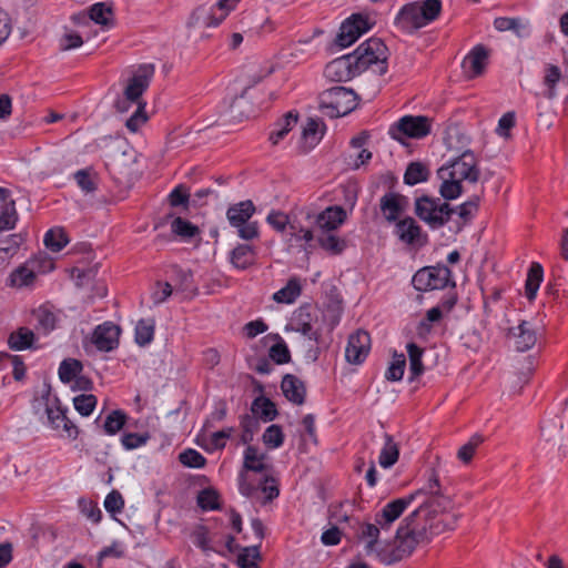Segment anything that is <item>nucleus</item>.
Instances as JSON below:
<instances>
[{
  "label": "nucleus",
  "instance_id": "obj_1",
  "mask_svg": "<svg viewBox=\"0 0 568 568\" xmlns=\"http://www.w3.org/2000/svg\"><path fill=\"white\" fill-rule=\"evenodd\" d=\"M414 501L418 506L409 513L396 530L392 549L377 551V558L385 565H392L410 556L418 545L429 542L434 536L455 529L459 514H450L454 501L440 486L439 478L432 471L428 481L419 489L393 499L375 514L374 521L384 532H389L394 523Z\"/></svg>",
  "mask_w": 568,
  "mask_h": 568
},
{
  "label": "nucleus",
  "instance_id": "obj_2",
  "mask_svg": "<svg viewBox=\"0 0 568 568\" xmlns=\"http://www.w3.org/2000/svg\"><path fill=\"white\" fill-rule=\"evenodd\" d=\"M437 175L442 181L439 194L444 200L450 201L463 194V181L477 183L480 170L474 152L466 150L459 156L440 166Z\"/></svg>",
  "mask_w": 568,
  "mask_h": 568
},
{
  "label": "nucleus",
  "instance_id": "obj_3",
  "mask_svg": "<svg viewBox=\"0 0 568 568\" xmlns=\"http://www.w3.org/2000/svg\"><path fill=\"white\" fill-rule=\"evenodd\" d=\"M153 75V64L140 65L124 89L123 97L115 101L114 106L116 111L121 113L128 112L133 104L136 105L133 114L125 122V126L131 132H138L141 125L144 124L148 120L145 113V103H142L141 97L148 89Z\"/></svg>",
  "mask_w": 568,
  "mask_h": 568
},
{
  "label": "nucleus",
  "instance_id": "obj_4",
  "mask_svg": "<svg viewBox=\"0 0 568 568\" xmlns=\"http://www.w3.org/2000/svg\"><path fill=\"white\" fill-rule=\"evenodd\" d=\"M440 0H423L405 4L395 18V26L404 33L412 34L438 18Z\"/></svg>",
  "mask_w": 568,
  "mask_h": 568
},
{
  "label": "nucleus",
  "instance_id": "obj_5",
  "mask_svg": "<svg viewBox=\"0 0 568 568\" xmlns=\"http://www.w3.org/2000/svg\"><path fill=\"white\" fill-rule=\"evenodd\" d=\"M414 213L432 230H438L450 221L455 209L439 197L423 194L415 197Z\"/></svg>",
  "mask_w": 568,
  "mask_h": 568
},
{
  "label": "nucleus",
  "instance_id": "obj_6",
  "mask_svg": "<svg viewBox=\"0 0 568 568\" xmlns=\"http://www.w3.org/2000/svg\"><path fill=\"white\" fill-rule=\"evenodd\" d=\"M356 93L348 88L336 85L318 95V108L324 115L332 119L347 115L357 105Z\"/></svg>",
  "mask_w": 568,
  "mask_h": 568
},
{
  "label": "nucleus",
  "instance_id": "obj_7",
  "mask_svg": "<svg viewBox=\"0 0 568 568\" xmlns=\"http://www.w3.org/2000/svg\"><path fill=\"white\" fill-rule=\"evenodd\" d=\"M352 54L356 65H358L359 73L371 68L378 75L387 72L388 49L381 39L371 38L366 40Z\"/></svg>",
  "mask_w": 568,
  "mask_h": 568
},
{
  "label": "nucleus",
  "instance_id": "obj_8",
  "mask_svg": "<svg viewBox=\"0 0 568 568\" xmlns=\"http://www.w3.org/2000/svg\"><path fill=\"white\" fill-rule=\"evenodd\" d=\"M255 213V205L251 200L241 201L231 205L226 211V217L231 226L237 230V235L251 241L258 237L257 222H250Z\"/></svg>",
  "mask_w": 568,
  "mask_h": 568
},
{
  "label": "nucleus",
  "instance_id": "obj_9",
  "mask_svg": "<svg viewBox=\"0 0 568 568\" xmlns=\"http://www.w3.org/2000/svg\"><path fill=\"white\" fill-rule=\"evenodd\" d=\"M412 282L417 291L442 290L452 282V271L444 264L423 267L415 273Z\"/></svg>",
  "mask_w": 568,
  "mask_h": 568
},
{
  "label": "nucleus",
  "instance_id": "obj_10",
  "mask_svg": "<svg viewBox=\"0 0 568 568\" xmlns=\"http://www.w3.org/2000/svg\"><path fill=\"white\" fill-rule=\"evenodd\" d=\"M237 1L239 0H219L215 8L201 6L193 11L187 24L190 27H217L235 7Z\"/></svg>",
  "mask_w": 568,
  "mask_h": 568
},
{
  "label": "nucleus",
  "instance_id": "obj_11",
  "mask_svg": "<svg viewBox=\"0 0 568 568\" xmlns=\"http://www.w3.org/2000/svg\"><path fill=\"white\" fill-rule=\"evenodd\" d=\"M394 234L402 243L412 247H423L428 242L427 234L412 216L398 220L395 223Z\"/></svg>",
  "mask_w": 568,
  "mask_h": 568
},
{
  "label": "nucleus",
  "instance_id": "obj_12",
  "mask_svg": "<svg viewBox=\"0 0 568 568\" xmlns=\"http://www.w3.org/2000/svg\"><path fill=\"white\" fill-rule=\"evenodd\" d=\"M325 77L335 82H346L361 74L352 53L328 62L324 69Z\"/></svg>",
  "mask_w": 568,
  "mask_h": 568
},
{
  "label": "nucleus",
  "instance_id": "obj_13",
  "mask_svg": "<svg viewBox=\"0 0 568 568\" xmlns=\"http://www.w3.org/2000/svg\"><path fill=\"white\" fill-rule=\"evenodd\" d=\"M45 413L48 423L53 429L59 430L62 428L63 433L69 438H75L78 436V427L68 418L67 409L62 408L57 397L52 400L47 398Z\"/></svg>",
  "mask_w": 568,
  "mask_h": 568
},
{
  "label": "nucleus",
  "instance_id": "obj_14",
  "mask_svg": "<svg viewBox=\"0 0 568 568\" xmlns=\"http://www.w3.org/2000/svg\"><path fill=\"white\" fill-rule=\"evenodd\" d=\"M45 413L48 423L53 429L59 430L62 428L63 433L69 438H75L78 436V427L68 418L67 409L62 408L57 397L52 400L47 398Z\"/></svg>",
  "mask_w": 568,
  "mask_h": 568
},
{
  "label": "nucleus",
  "instance_id": "obj_15",
  "mask_svg": "<svg viewBox=\"0 0 568 568\" xmlns=\"http://www.w3.org/2000/svg\"><path fill=\"white\" fill-rule=\"evenodd\" d=\"M45 413L48 423L53 429L59 430L62 428L63 433L69 438H75L78 436V427L68 418L67 409L62 408L57 397L52 400L47 398Z\"/></svg>",
  "mask_w": 568,
  "mask_h": 568
},
{
  "label": "nucleus",
  "instance_id": "obj_16",
  "mask_svg": "<svg viewBox=\"0 0 568 568\" xmlns=\"http://www.w3.org/2000/svg\"><path fill=\"white\" fill-rule=\"evenodd\" d=\"M368 29L369 24L366 18L361 14H353L342 23L335 43L341 48H346L353 44Z\"/></svg>",
  "mask_w": 568,
  "mask_h": 568
},
{
  "label": "nucleus",
  "instance_id": "obj_17",
  "mask_svg": "<svg viewBox=\"0 0 568 568\" xmlns=\"http://www.w3.org/2000/svg\"><path fill=\"white\" fill-rule=\"evenodd\" d=\"M292 329L306 336L310 341L318 343L322 332L317 325V315L308 306H302L295 313Z\"/></svg>",
  "mask_w": 568,
  "mask_h": 568
},
{
  "label": "nucleus",
  "instance_id": "obj_18",
  "mask_svg": "<svg viewBox=\"0 0 568 568\" xmlns=\"http://www.w3.org/2000/svg\"><path fill=\"white\" fill-rule=\"evenodd\" d=\"M394 130L412 139H422L430 132V120L423 115H405L390 130L393 136L397 138Z\"/></svg>",
  "mask_w": 568,
  "mask_h": 568
},
{
  "label": "nucleus",
  "instance_id": "obj_19",
  "mask_svg": "<svg viewBox=\"0 0 568 568\" xmlns=\"http://www.w3.org/2000/svg\"><path fill=\"white\" fill-rule=\"evenodd\" d=\"M371 349V336L366 331L357 329L348 337L345 349V358L351 364H361L364 362Z\"/></svg>",
  "mask_w": 568,
  "mask_h": 568
},
{
  "label": "nucleus",
  "instance_id": "obj_20",
  "mask_svg": "<svg viewBox=\"0 0 568 568\" xmlns=\"http://www.w3.org/2000/svg\"><path fill=\"white\" fill-rule=\"evenodd\" d=\"M120 327L112 322L98 325L92 334V343L101 352H110L118 347Z\"/></svg>",
  "mask_w": 568,
  "mask_h": 568
},
{
  "label": "nucleus",
  "instance_id": "obj_21",
  "mask_svg": "<svg viewBox=\"0 0 568 568\" xmlns=\"http://www.w3.org/2000/svg\"><path fill=\"white\" fill-rule=\"evenodd\" d=\"M507 337L514 341V347L517 352H527L537 342L536 329L528 321H521L517 326L509 328Z\"/></svg>",
  "mask_w": 568,
  "mask_h": 568
},
{
  "label": "nucleus",
  "instance_id": "obj_22",
  "mask_svg": "<svg viewBox=\"0 0 568 568\" xmlns=\"http://www.w3.org/2000/svg\"><path fill=\"white\" fill-rule=\"evenodd\" d=\"M488 50L483 44L475 45L465 57L462 68L468 79H474L484 73L488 62Z\"/></svg>",
  "mask_w": 568,
  "mask_h": 568
},
{
  "label": "nucleus",
  "instance_id": "obj_23",
  "mask_svg": "<svg viewBox=\"0 0 568 568\" xmlns=\"http://www.w3.org/2000/svg\"><path fill=\"white\" fill-rule=\"evenodd\" d=\"M407 199L406 196L387 192L381 197L379 207L383 216L389 223L397 222L398 217L404 213Z\"/></svg>",
  "mask_w": 568,
  "mask_h": 568
},
{
  "label": "nucleus",
  "instance_id": "obj_24",
  "mask_svg": "<svg viewBox=\"0 0 568 568\" xmlns=\"http://www.w3.org/2000/svg\"><path fill=\"white\" fill-rule=\"evenodd\" d=\"M89 18L103 29H111L115 26L114 3L112 1H102L93 3L89 8Z\"/></svg>",
  "mask_w": 568,
  "mask_h": 568
},
{
  "label": "nucleus",
  "instance_id": "obj_25",
  "mask_svg": "<svg viewBox=\"0 0 568 568\" xmlns=\"http://www.w3.org/2000/svg\"><path fill=\"white\" fill-rule=\"evenodd\" d=\"M284 396L295 405L305 403L306 387L304 383L292 374H286L281 384Z\"/></svg>",
  "mask_w": 568,
  "mask_h": 568
},
{
  "label": "nucleus",
  "instance_id": "obj_26",
  "mask_svg": "<svg viewBox=\"0 0 568 568\" xmlns=\"http://www.w3.org/2000/svg\"><path fill=\"white\" fill-rule=\"evenodd\" d=\"M346 219V212L341 206H331L316 217V226L321 232L336 230Z\"/></svg>",
  "mask_w": 568,
  "mask_h": 568
},
{
  "label": "nucleus",
  "instance_id": "obj_27",
  "mask_svg": "<svg viewBox=\"0 0 568 568\" xmlns=\"http://www.w3.org/2000/svg\"><path fill=\"white\" fill-rule=\"evenodd\" d=\"M430 171L426 163L414 161L410 162L404 174V183L407 185H416L426 182L429 179Z\"/></svg>",
  "mask_w": 568,
  "mask_h": 568
},
{
  "label": "nucleus",
  "instance_id": "obj_28",
  "mask_svg": "<svg viewBox=\"0 0 568 568\" xmlns=\"http://www.w3.org/2000/svg\"><path fill=\"white\" fill-rule=\"evenodd\" d=\"M317 242L331 255H339L347 247L346 240L326 231L317 235Z\"/></svg>",
  "mask_w": 568,
  "mask_h": 568
},
{
  "label": "nucleus",
  "instance_id": "obj_29",
  "mask_svg": "<svg viewBox=\"0 0 568 568\" xmlns=\"http://www.w3.org/2000/svg\"><path fill=\"white\" fill-rule=\"evenodd\" d=\"M34 342V333L27 328L20 327L12 332L8 337V345L13 351H24L31 348Z\"/></svg>",
  "mask_w": 568,
  "mask_h": 568
},
{
  "label": "nucleus",
  "instance_id": "obj_30",
  "mask_svg": "<svg viewBox=\"0 0 568 568\" xmlns=\"http://www.w3.org/2000/svg\"><path fill=\"white\" fill-rule=\"evenodd\" d=\"M230 261L239 270L247 268L254 262L253 247L247 244H239L231 252Z\"/></svg>",
  "mask_w": 568,
  "mask_h": 568
},
{
  "label": "nucleus",
  "instance_id": "obj_31",
  "mask_svg": "<svg viewBox=\"0 0 568 568\" xmlns=\"http://www.w3.org/2000/svg\"><path fill=\"white\" fill-rule=\"evenodd\" d=\"M384 437L385 444L381 450L378 463L383 468H389L398 460L399 449L390 435L385 434Z\"/></svg>",
  "mask_w": 568,
  "mask_h": 568
},
{
  "label": "nucleus",
  "instance_id": "obj_32",
  "mask_svg": "<svg viewBox=\"0 0 568 568\" xmlns=\"http://www.w3.org/2000/svg\"><path fill=\"white\" fill-rule=\"evenodd\" d=\"M73 178L84 193H93L98 189L99 178L92 168H87L77 171Z\"/></svg>",
  "mask_w": 568,
  "mask_h": 568
},
{
  "label": "nucleus",
  "instance_id": "obj_33",
  "mask_svg": "<svg viewBox=\"0 0 568 568\" xmlns=\"http://www.w3.org/2000/svg\"><path fill=\"white\" fill-rule=\"evenodd\" d=\"M253 415H258L264 422H271L277 416L275 404L264 396L255 398L252 403Z\"/></svg>",
  "mask_w": 568,
  "mask_h": 568
},
{
  "label": "nucleus",
  "instance_id": "obj_34",
  "mask_svg": "<svg viewBox=\"0 0 568 568\" xmlns=\"http://www.w3.org/2000/svg\"><path fill=\"white\" fill-rule=\"evenodd\" d=\"M406 348L409 357L410 381H413L424 373V365L422 362L424 349L415 343H408Z\"/></svg>",
  "mask_w": 568,
  "mask_h": 568
},
{
  "label": "nucleus",
  "instance_id": "obj_35",
  "mask_svg": "<svg viewBox=\"0 0 568 568\" xmlns=\"http://www.w3.org/2000/svg\"><path fill=\"white\" fill-rule=\"evenodd\" d=\"M323 133L320 131V123L317 120L310 119L302 132V141L304 151L312 150L322 139Z\"/></svg>",
  "mask_w": 568,
  "mask_h": 568
},
{
  "label": "nucleus",
  "instance_id": "obj_36",
  "mask_svg": "<svg viewBox=\"0 0 568 568\" xmlns=\"http://www.w3.org/2000/svg\"><path fill=\"white\" fill-rule=\"evenodd\" d=\"M171 232L181 237L182 240H191L200 234V229L191 223L190 221L180 216L175 217L171 222Z\"/></svg>",
  "mask_w": 568,
  "mask_h": 568
},
{
  "label": "nucleus",
  "instance_id": "obj_37",
  "mask_svg": "<svg viewBox=\"0 0 568 568\" xmlns=\"http://www.w3.org/2000/svg\"><path fill=\"white\" fill-rule=\"evenodd\" d=\"M542 267L539 263H532L525 284L526 296L532 301L542 281Z\"/></svg>",
  "mask_w": 568,
  "mask_h": 568
},
{
  "label": "nucleus",
  "instance_id": "obj_38",
  "mask_svg": "<svg viewBox=\"0 0 568 568\" xmlns=\"http://www.w3.org/2000/svg\"><path fill=\"white\" fill-rule=\"evenodd\" d=\"M298 120V114L290 111L287 114L283 116V119L276 123L277 129L274 130L270 140L273 144H277L296 125Z\"/></svg>",
  "mask_w": 568,
  "mask_h": 568
},
{
  "label": "nucleus",
  "instance_id": "obj_39",
  "mask_svg": "<svg viewBox=\"0 0 568 568\" xmlns=\"http://www.w3.org/2000/svg\"><path fill=\"white\" fill-rule=\"evenodd\" d=\"M301 294V284L297 278H291L287 284L277 291L273 298L277 303H293Z\"/></svg>",
  "mask_w": 568,
  "mask_h": 568
},
{
  "label": "nucleus",
  "instance_id": "obj_40",
  "mask_svg": "<svg viewBox=\"0 0 568 568\" xmlns=\"http://www.w3.org/2000/svg\"><path fill=\"white\" fill-rule=\"evenodd\" d=\"M126 414L121 409L110 412L104 420L103 430L106 435L118 434L126 423Z\"/></svg>",
  "mask_w": 568,
  "mask_h": 568
},
{
  "label": "nucleus",
  "instance_id": "obj_41",
  "mask_svg": "<svg viewBox=\"0 0 568 568\" xmlns=\"http://www.w3.org/2000/svg\"><path fill=\"white\" fill-rule=\"evenodd\" d=\"M43 242L52 252H60L69 243V239L63 229L57 227L45 233Z\"/></svg>",
  "mask_w": 568,
  "mask_h": 568
},
{
  "label": "nucleus",
  "instance_id": "obj_42",
  "mask_svg": "<svg viewBox=\"0 0 568 568\" xmlns=\"http://www.w3.org/2000/svg\"><path fill=\"white\" fill-rule=\"evenodd\" d=\"M154 320H140L135 326V342L140 346L150 344L154 336Z\"/></svg>",
  "mask_w": 568,
  "mask_h": 568
},
{
  "label": "nucleus",
  "instance_id": "obj_43",
  "mask_svg": "<svg viewBox=\"0 0 568 568\" xmlns=\"http://www.w3.org/2000/svg\"><path fill=\"white\" fill-rule=\"evenodd\" d=\"M384 532L382 528L378 527L377 523L371 524H364L361 528V537L368 539L366 544V550L368 554L379 551L381 549H377L378 545V537L379 534Z\"/></svg>",
  "mask_w": 568,
  "mask_h": 568
},
{
  "label": "nucleus",
  "instance_id": "obj_44",
  "mask_svg": "<svg viewBox=\"0 0 568 568\" xmlns=\"http://www.w3.org/2000/svg\"><path fill=\"white\" fill-rule=\"evenodd\" d=\"M263 456H258L257 449L254 446H247L244 452L243 470L263 473L266 465L262 462Z\"/></svg>",
  "mask_w": 568,
  "mask_h": 568
},
{
  "label": "nucleus",
  "instance_id": "obj_45",
  "mask_svg": "<svg viewBox=\"0 0 568 568\" xmlns=\"http://www.w3.org/2000/svg\"><path fill=\"white\" fill-rule=\"evenodd\" d=\"M197 505L203 510L220 509V495L214 488H204L197 495Z\"/></svg>",
  "mask_w": 568,
  "mask_h": 568
},
{
  "label": "nucleus",
  "instance_id": "obj_46",
  "mask_svg": "<svg viewBox=\"0 0 568 568\" xmlns=\"http://www.w3.org/2000/svg\"><path fill=\"white\" fill-rule=\"evenodd\" d=\"M82 371V364L78 359L69 358L62 361L59 367V377L62 383H70Z\"/></svg>",
  "mask_w": 568,
  "mask_h": 568
},
{
  "label": "nucleus",
  "instance_id": "obj_47",
  "mask_svg": "<svg viewBox=\"0 0 568 568\" xmlns=\"http://www.w3.org/2000/svg\"><path fill=\"white\" fill-rule=\"evenodd\" d=\"M405 366H406L405 355L394 353L393 361L385 373V378L389 382L400 381L404 376Z\"/></svg>",
  "mask_w": 568,
  "mask_h": 568
},
{
  "label": "nucleus",
  "instance_id": "obj_48",
  "mask_svg": "<svg viewBox=\"0 0 568 568\" xmlns=\"http://www.w3.org/2000/svg\"><path fill=\"white\" fill-rule=\"evenodd\" d=\"M484 442V437L479 434H474L469 440L464 444L457 452V458L464 464L471 462L477 447Z\"/></svg>",
  "mask_w": 568,
  "mask_h": 568
},
{
  "label": "nucleus",
  "instance_id": "obj_49",
  "mask_svg": "<svg viewBox=\"0 0 568 568\" xmlns=\"http://www.w3.org/2000/svg\"><path fill=\"white\" fill-rule=\"evenodd\" d=\"M18 221V212L16 210V202H10L1 205L0 210V231H8L14 229Z\"/></svg>",
  "mask_w": 568,
  "mask_h": 568
},
{
  "label": "nucleus",
  "instance_id": "obj_50",
  "mask_svg": "<svg viewBox=\"0 0 568 568\" xmlns=\"http://www.w3.org/2000/svg\"><path fill=\"white\" fill-rule=\"evenodd\" d=\"M33 315L38 322L37 328L41 329L44 334H48L55 327V315L45 307H39L33 312Z\"/></svg>",
  "mask_w": 568,
  "mask_h": 568
},
{
  "label": "nucleus",
  "instance_id": "obj_51",
  "mask_svg": "<svg viewBox=\"0 0 568 568\" xmlns=\"http://www.w3.org/2000/svg\"><path fill=\"white\" fill-rule=\"evenodd\" d=\"M258 546L244 547L237 556V565L240 568H258Z\"/></svg>",
  "mask_w": 568,
  "mask_h": 568
},
{
  "label": "nucleus",
  "instance_id": "obj_52",
  "mask_svg": "<svg viewBox=\"0 0 568 568\" xmlns=\"http://www.w3.org/2000/svg\"><path fill=\"white\" fill-rule=\"evenodd\" d=\"M273 71H274L273 65H264L257 72L252 73L250 75L251 83L246 88H244V90L242 91V93L239 97H235V99L233 100V102L231 104L232 111L233 112L235 111V106H236L239 100L244 99V97L250 88L254 87L255 84L261 82L263 79H265L266 77L272 74Z\"/></svg>",
  "mask_w": 568,
  "mask_h": 568
},
{
  "label": "nucleus",
  "instance_id": "obj_53",
  "mask_svg": "<svg viewBox=\"0 0 568 568\" xmlns=\"http://www.w3.org/2000/svg\"><path fill=\"white\" fill-rule=\"evenodd\" d=\"M179 460L184 466L191 468H202L206 463L205 457L201 453L192 448L183 450L179 455Z\"/></svg>",
  "mask_w": 568,
  "mask_h": 568
},
{
  "label": "nucleus",
  "instance_id": "obj_54",
  "mask_svg": "<svg viewBox=\"0 0 568 568\" xmlns=\"http://www.w3.org/2000/svg\"><path fill=\"white\" fill-rule=\"evenodd\" d=\"M260 423L254 415H244L241 419L242 436L241 440L248 444L253 440L254 434L257 432Z\"/></svg>",
  "mask_w": 568,
  "mask_h": 568
},
{
  "label": "nucleus",
  "instance_id": "obj_55",
  "mask_svg": "<svg viewBox=\"0 0 568 568\" xmlns=\"http://www.w3.org/2000/svg\"><path fill=\"white\" fill-rule=\"evenodd\" d=\"M284 442V434L278 425L268 426L263 434V443L268 448H278Z\"/></svg>",
  "mask_w": 568,
  "mask_h": 568
},
{
  "label": "nucleus",
  "instance_id": "obj_56",
  "mask_svg": "<svg viewBox=\"0 0 568 568\" xmlns=\"http://www.w3.org/2000/svg\"><path fill=\"white\" fill-rule=\"evenodd\" d=\"M73 405L82 416H89L97 405V397L92 394H81L73 398Z\"/></svg>",
  "mask_w": 568,
  "mask_h": 568
},
{
  "label": "nucleus",
  "instance_id": "obj_57",
  "mask_svg": "<svg viewBox=\"0 0 568 568\" xmlns=\"http://www.w3.org/2000/svg\"><path fill=\"white\" fill-rule=\"evenodd\" d=\"M479 201V195H473L468 201L464 202L457 207H454L455 213H457L462 220L467 222L473 217L474 213L478 210Z\"/></svg>",
  "mask_w": 568,
  "mask_h": 568
},
{
  "label": "nucleus",
  "instance_id": "obj_58",
  "mask_svg": "<svg viewBox=\"0 0 568 568\" xmlns=\"http://www.w3.org/2000/svg\"><path fill=\"white\" fill-rule=\"evenodd\" d=\"M34 272L26 266H20L10 275L12 286H27L34 280Z\"/></svg>",
  "mask_w": 568,
  "mask_h": 568
},
{
  "label": "nucleus",
  "instance_id": "obj_59",
  "mask_svg": "<svg viewBox=\"0 0 568 568\" xmlns=\"http://www.w3.org/2000/svg\"><path fill=\"white\" fill-rule=\"evenodd\" d=\"M268 356L276 364H285L291 361V354L286 346V344L281 339V342L271 346L268 351Z\"/></svg>",
  "mask_w": 568,
  "mask_h": 568
},
{
  "label": "nucleus",
  "instance_id": "obj_60",
  "mask_svg": "<svg viewBox=\"0 0 568 568\" xmlns=\"http://www.w3.org/2000/svg\"><path fill=\"white\" fill-rule=\"evenodd\" d=\"M247 473L248 470H241L239 476V490L243 496L252 497L258 489V484H256Z\"/></svg>",
  "mask_w": 568,
  "mask_h": 568
},
{
  "label": "nucleus",
  "instance_id": "obj_61",
  "mask_svg": "<svg viewBox=\"0 0 568 568\" xmlns=\"http://www.w3.org/2000/svg\"><path fill=\"white\" fill-rule=\"evenodd\" d=\"M149 438V434L128 433L122 436L121 443L125 449L131 450L146 444Z\"/></svg>",
  "mask_w": 568,
  "mask_h": 568
},
{
  "label": "nucleus",
  "instance_id": "obj_62",
  "mask_svg": "<svg viewBox=\"0 0 568 568\" xmlns=\"http://www.w3.org/2000/svg\"><path fill=\"white\" fill-rule=\"evenodd\" d=\"M190 194L189 190L183 185L180 184L175 189L172 190V192L169 194V202L171 206H186L189 204Z\"/></svg>",
  "mask_w": 568,
  "mask_h": 568
},
{
  "label": "nucleus",
  "instance_id": "obj_63",
  "mask_svg": "<svg viewBox=\"0 0 568 568\" xmlns=\"http://www.w3.org/2000/svg\"><path fill=\"white\" fill-rule=\"evenodd\" d=\"M24 241L22 234H11L0 243V254L13 255Z\"/></svg>",
  "mask_w": 568,
  "mask_h": 568
},
{
  "label": "nucleus",
  "instance_id": "obj_64",
  "mask_svg": "<svg viewBox=\"0 0 568 568\" xmlns=\"http://www.w3.org/2000/svg\"><path fill=\"white\" fill-rule=\"evenodd\" d=\"M104 507L111 514L120 513L124 507L122 495L118 490H112L105 497Z\"/></svg>",
  "mask_w": 568,
  "mask_h": 568
}]
</instances>
